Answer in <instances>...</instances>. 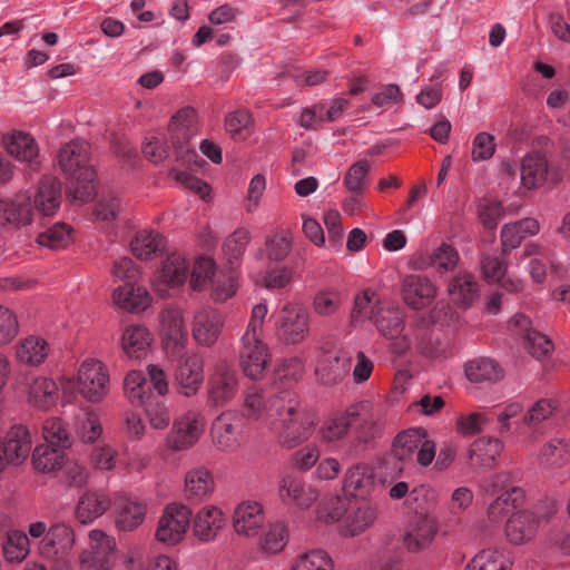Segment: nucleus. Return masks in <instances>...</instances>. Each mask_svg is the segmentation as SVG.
<instances>
[{"instance_id": "39", "label": "nucleus", "mask_w": 570, "mask_h": 570, "mask_svg": "<svg viewBox=\"0 0 570 570\" xmlns=\"http://www.w3.org/2000/svg\"><path fill=\"white\" fill-rule=\"evenodd\" d=\"M48 343L43 338L37 336H29L23 340L17 346L16 352L19 362L31 366L40 365L48 356Z\"/></svg>"}, {"instance_id": "61", "label": "nucleus", "mask_w": 570, "mask_h": 570, "mask_svg": "<svg viewBox=\"0 0 570 570\" xmlns=\"http://www.w3.org/2000/svg\"><path fill=\"white\" fill-rule=\"evenodd\" d=\"M420 440L411 434L401 433L393 442L392 455L399 462H409L419 449Z\"/></svg>"}, {"instance_id": "29", "label": "nucleus", "mask_w": 570, "mask_h": 570, "mask_svg": "<svg viewBox=\"0 0 570 570\" xmlns=\"http://www.w3.org/2000/svg\"><path fill=\"white\" fill-rule=\"evenodd\" d=\"M112 298L120 308L131 313L145 311L151 303L148 291L130 282L119 286L114 292Z\"/></svg>"}, {"instance_id": "9", "label": "nucleus", "mask_w": 570, "mask_h": 570, "mask_svg": "<svg viewBox=\"0 0 570 570\" xmlns=\"http://www.w3.org/2000/svg\"><path fill=\"white\" fill-rule=\"evenodd\" d=\"M212 436L220 450L236 451L245 442L244 417L236 412H223L213 422Z\"/></svg>"}, {"instance_id": "33", "label": "nucleus", "mask_w": 570, "mask_h": 570, "mask_svg": "<svg viewBox=\"0 0 570 570\" xmlns=\"http://www.w3.org/2000/svg\"><path fill=\"white\" fill-rule=\"evenodd\" d=\"M376 517V509L366 502L351 508L344 519L343 534L351 537L360 534L374 523Z\"/></svg>"}, {"instance_id": "5", "label": "nucleus", "mask_w": 570, "mask_h": 570, "mask_svg": "<svg viewBox=\"0 0 570 570\" xmlns=\"http://www.w3.org/2000/svg\"><path fill=\"white\" fill-rule=\"evenodd\" d=\"M238 392L235 371L226 363L217 364L208 375L206 383V402L209 407L227 405Z\"/></svg>"}, {"instance_id": "15", "label": "nucleus", "mask_w": 570, "mask_h": 570, "mask_svg": "<svg viewBox=\"0 0 570 570\" xmlns=\"http://www.w3.org/2000/svg\"><path fill=\"white\" fill-rule=\"evenodd\" d=\"M438 532V524L432 515L416 513L409 522L403 542L411 552L426 549Z\"/></svg>"}, {"instance_id": "20", "label": "nucleus", "mask_w": 570, "mask_h": 570, "mask_svg": "<svg viewBox=\"0 0 570 570\" xmlns=\"http://www.w3.org/2000/svg\"><path fill=\"white\" fill-rule=\"evenodd\" d=\"M223 328L222 315L213 308H200L194 316L193 336L202 345L212 346Z\"/></svg>"}, {"instance_id": "27", "label": "nucleus", "mask_w": 570, "mask_h": 570, "mask_svg": "<svg viewBox=\"0 0 570 570\" xmlns=\"http://www.w3.org/2000/svg\"><path fill=\"white\" fill-rule=\"evenodd\" d=\"M312 431L313 420L305 409H303L291 416L288 421L282 423L281 438L286 446L294 448L306 441L312 434Z\"/></svg>"}, {"instance_id": "21", "label": "nucleus", "mask_w": 570, "mask_h": 570, "mask_svg": "<svg viewBox=\"0 0 570 570\" xmlns=\"http://www.w3.org/2000/svg\"><path fill=\"white\" fill-rule=\"evenodd\" d=\"M448 293L456 306L465 309L480 298V285L474 275L461 272L450 279Z\"/></svg>"}, {"instance_id": "32", "label": "nucleus", "mask_w": 570, "mask_h": 570, "mask_svg": "<svg viewBox=\"0 0 570 570\" xmlns=\"http://www.w3.org/2000/svg\"><path fill=\"white\" fill-rule=\"evenodd\" d=\"M503 449L502 442L497 438H482L474 441L469 451L471 465L491 466Z\"/></svg>"}, {"instance_id": "12", "label": "nucleus", "mask_w": 570, "mask_h": 570, "mask_svg": "<svg viewBox=\"0 0 570 570\" xmlns=\"http://www.w3.org/2000/svg\"><path fill=\"white\" fill-rule=\"evenodd\" d=\"M163 325V346L168 356H179L187 351L188 335L184 327L181 312L168 308L160 315Z\"/></svg>"}, {"instance_id": "18", "label": "nucleus", "mask_w": 570, "mask_h": 570, "mask_svg": "<svg viewBox=\"0 0 570 570\" xmlns=\"http://www.w3.org/2000/svg\"><path fill=\"white\" fill-rule=\"evenodd\" d=\"M4 449V458L13 465L22 464L29 456L32 438L26 425H13L1 439Z\"/></svg>"}, {"instance_id": "26", "label": "nucleus", "mask_w": 570, "mask_h": 570, "mask_svg": "<svg viewBox=\"0 0 570 570\" xmlns=\"http://www.w3.org/2000/svg\"><path fill=\"white\" fill-rule=\"evenodd\" d=\"M111 505L109 497L97 490L86 491L76 507V518L87 524L101 517Z\"/></svg>"}, {"instance_id": "43", "label": "nucleus", "mask_w": 570, "mask_h": 570, "mask_svg": "<svg viewBox=\"0 0 570 570\" xmlns=\"http://www.w3.org/2000/svg\"><path fill=\"white\" fill-rule=\"evenodd\" d=\"M188 275V263L179 254L169 255L159 271L158 279L169 286H179L185 283Z\"/></svg>"}, {"instance_id": "35", "label": "nucleus", "mask_w": 570, "mask_h": 570, "mask_svg": "<svg viewBox=\"0 0 570 570\" xmlns=\"http://www.w3.org/2000/svg\"><path fill=\"white\" fill-rule=\"evenodd\" d=\"M301 401L296 393L289 390H283L269 399L267 407L269 415L275 416L281 424L288 421L291 416L303 410Z\"/></svg>"}, {"instance_id": "52", "label": "nucleus", "mask_w": 570, "mask_h": 570, "mask_svg": "<svg viewBox=\"0 0 570 570\" xmlns=\"http://www.w3.org/2000/svg\"><path fill=\"white\" fill-rule=\"evenodd\" d=\"M334 563L330 554L321 549H314L302 554L293 570H333Z\"/></svg>"}, {"instance_id": "62", "label": "nucleus", "mask_w": 570, "mask_h": 570, "mask_svg": "<svg viewBox=\"0 0 570 570\" xmlns=\"http://www.w3.org/2000/svg\"><path fill=\"white\" fill-rule=\"evenodd\" d=\"M525 341V348L538 360L546 358L553 350L552 341L537 331H528Z\"/></svg>"}, {"instance_id": "34", "label": "nucleus", "mask_w": 570, "mask_h": 570, "mask_svg": "<svg viewBox=\"0 0 570 570\" xmlns=\"http://www.w3.org/2000/svg\"><path fill=\"white\" fill-rule=\"evenodd\" d=\"M374 485L373 470L366 464H356L345 474L344 491L353 497L367 494Z\"/></svg>"}, {"instance_id": "58", "label": "nucleus", "mask_w": 570, "mask_h": 570, "mask_svg": "<svg viewBox=\"0 0 570 570\" xmlns=\"http://www.w3.org/2000/svg\"><path fill=\"white\" fill-rule=\"evenodd\" d=\"M215 262L209 257H199L196 259L189 282L193 291H203L215 275Z\"/></svg>"}, {"instance_id": "55", "label": "nucleus", "mask_w": 570, "mask_h": 570, "mask_svg": "<svg viewBox=\"0 0 570 570\" xmlns=\"http://www.w3.org/2000/svg\"><path fill=\"white\" fill-rule=\"evenodd\" d=\"M43 438L48 445L63 451L71 445L70 435L59 419L48 420L43 425Z\"/></svg>"}, {"instance_id": "51", "label": "nucleus", "mask_w": 570, "mask_h": 570, "mask_svg": "<svg viewBox=\"0 0 570 570\" xmlns=\"http://www.w3.org/2000/svg\"><path fill=\"white\" fill-rule=\"evenodd\" d=\"M370 164L366 159L354 163L346 171L344 185L350 193L364 194L367 189Z\"/></svg>"}, {"instance_id": "19", "label": "nucleus", "mask_w": 570, "mask_h": 570, "mask_svg": "<svg viewBox=\"0 0 570 570\" xmlns=\"http://www.w3.org/2000/svg\"><path fill=\"white\" fill-rule=\"evenodd\" d=\"M402 293L407 306L413 309H422L433 302L436 287L424 276L410 275L403 282Z\"/></svg>"}, {"instance_id": "49", "label": "nucleus", "mask_w": 570, "mask_h": 570, "mask_svg": "<svg viewBox=\"0 0 570 570\" xmlns=\"http://www.w3.org/2000/svg\"><path fill=\"white\" fill-rule=\"evenodd\" d=\"M72 242L71 228L63 223H56L37 236V243L47 248L59 250L68 247Z\"/></svg>"}, {"instance_id": "47", "label": "nucleus", "mask_w": 570, "mask_h": 570, "mask_svg": "<svg viewBox=\"0 0 570 570\" xmlns=\"http://www.w3.org/2000/svg\"><path fill=\"white\" fill-rule=\"evenodd\" d=\"M524 499V491L519 487H512L501 493L488 508V515L491 521L497 522L511 509L517 508Z\"/></svg>"}, {"instance_id": "53", "label": "nucleus", "mask_w": 570, "mask_h": 570, "mask_svg": "<svg viewBox=\"0 0 570 570\" xmlns=\"http://www.w3.org/2000/svg\"><path fill=\"white\" fill-rule=\"evenodd\" d=\"M249 239V232L245 228H237L226 238L223 244V252L230 265L244 255Z\"/></svg>"}, {"instance_id": "1", "label": "nucleus", "mask_w": 570, "mask_h": 570, "mask_svg": "<svg viewBox=\"0 0 570 570\" xmlns=\"http://www.w3.org/2000/svg\"><path fill=\"white\" fill-rule=\"evenodd\" d=\"M90 149L89 142L75 139L62 146L58 156L60 168L72 178L67 187V197L79 205L92 200L97 195Z\"/></svg>"}, {"instance_id": "59", "label": "nucleus", "mask_w": 570, "mask_h": 570, "mask_svg": "<svg viewBox=\"0 0 570 570\" xmlns=\"http://www.w3.org/2000/svg\"><path fill=\"white\" fill-rule=\"evenodd\" d=\"M428 261V265L439 272H450L458 265L459 254L451 245L443 243L433 250Z\"/></svg>"}, {"instance_id": "2", "label": "nucleus", "mask_w": 570, "mask_h": 570, "mask_svg": "<svg viewBox=\"0 0 570 570\" xmlns=\"http://www.w3.org/2000/svg\"><path fill=\"white\" fill-rule=\"evenodd\" d=\"M351 428L357 431L361 442L366 443L375 438L377 429L368 403L352 404L344 413L328 419L322 428V436L326 442H334L342 439Z\"/></svg>"}, {"instance_id": "14", "label": "nucleus", "mask_w": 570, "mask_h": 570, "mask_svg": "<svg viewBox=\"0 0 570 570\" xmlns=\"http://www.w3.org/2000/svg\"><path fill=\"white\" fill-rule=\"evenodd\" d=\"M278 497L285 504L305 510L314 504L318 493L297 474L287 473L279 480Z\"/></svg>"}, {"instance_id": "40", "label": "nucleus", "mask_w": 570, "mask_h": 570, "mask_svg": "<svg viewBox=\"0 0 570 570\" xmlns=\"http://www.w3.org/2000/svg\"><path fill=\"white\" fill-rule=\"evenodd\" d=\"M570 460V443L564 439H553L542 446L539 455L540 465L547 469L562 466Z\"/></svg>"}, {"instance_id": "50", "label": "nucleus", "mask_w": 570, "mask_h": 570, "mask_svg": "<svg viewBox=\"0 0 570 570\" xmlns=\"http://www.w3.org/2000/svg\"><path fill=\"white\" fill-rule=\"evenodd\" d=\"M2 549L8 562H21L30 552L29 539L26 533L13 531L7 534Z\"/></svg>"}, {"instance_id": "36", "label": "nucleus", "mask_w": 570, "mask_h": 570, "mask_svg": "<svg viewBox=\"0 0 570 570\" xmlns=\"http://www.w3.org/2000/svg\"><path fill=\"white\" fill-rule=\"evenodd\" d=\"M512 561L497 548H488L476 553L464 570H510Z\"/></svg>"}, {"instance_id": "48", "label": "nucleus", "mask_w": 570, "mask_h": 570, "mask_svg": "<svg viewBox=\"0 0 570 570\" xmlns=\"http://www.w3.org/2000/svg\"><path fill=\"white\" fill-rule=\"evenodd\" d=\"M146 515V507L134 500H126L118 512L116 525L119 530L132 531L140 525Z\"/></svg>"}, {"instance_id": "63", "label": "nucleus", "mask_w": 570, "mask_h": 570, "mask_svg": "<svg viewBox=\"0 0 570 570\" xmlns=\"http://www.w3.org/2000/svg\"><path fill=\"white\" fill-rule=\"evenodd\" d=\"M287 541V530L285 525L281 523H276L269 528V530L265 533L262 548L267 553H277L281 552L286 546Z\"/></svg>"}, {"instance_id": "28", "label": "nucleus", "mask_w": 570, "mask_h": 570, "mask_svg": "<svg viewBox=\"0 0 570 570\" xmlns=\"http://www.w3.org/2000/svg\"><path fill=\"white\" fill-rule=\"evenodd\" d=\"M224 525L225 518L223 512L216 507H206L197 512L193 524V532L198 540L208 542L215 539Z\"/></svg>"}, {"instance_id": "23", "label": "nucleus", "mask_w": 570, "mask_h": 570, "mask_svg": "<svg viewBox=\"0 0 570 570\" xmlns=\"http://www.w3.org/2000/svg\"><path fill=\"white\" fill-rule=\"evenodd\" d=\"M539 525L538 520L529 510H523L512 514L505 524V535L513 544H523L532 540Z\"/></svg>"}, {"instance_id": "16", "label": "nucleus", "mask_w": 570, "mask_h": 570, "mask_svg": "<svg viewBox=\"0 0 570 570\" xmlns=\"http://www.w3.org/2000/svg\"><path fill=\"white\" fill-rule=\"evenodd\" d=\"M75 542V533L70 525L56 523L51 525L39 543L40 554L50 560L62 559Z\"/></svg>"}, {"instance_id": "11", "label": "nucleus", "mask_w": 570, "mask_h": 570, "mask_svg": "<svg viewBox=\"0 0 570 570\" xmlns=\"http://www.w3.org/2000/svg\"><path fill=\"white\" fill-rule=\"evenodd\" d=\"M90 548L81 556L83 570H110L115 560V540L100 530L89 533Z\"/></svg>"}, {"instance_id": "38", "label": "nucleus", "mask_w": 570, "mask_h": 570, "mask_svg": "<svg viewBox=\"0 0 570 570\" xmlns=\"http://www.w3.org/2000/svg\"><path fill=\"white\" fill-rule=\"evenodd\" d=\"M58 399V386L48 377H37L29 386V402L41 410L50 409Z\"/></svg>"}, {"instance_id": "46", "label": "nucleus", "mask_w": 570, "mask_h": 570, "mask_svg": "<svg viewBox=\"0 0 570 570\" xmlns=\"http://www.w3.org/2000/svg\"><path fill=\"white\" fill-rule=\"evenodd\" d=\"M214 489V481L207 470L198 469L187 473L185 494L190 500H202Z\"/></svg>"}, {"instance_id": "13", "label": "nucleus", "mask_w": 570, "mask_h": 570, "mask_svg": "<svg viewBox=\"0 0 570 570\" xmlns=\"http://www.w3.org/2000/svg\"><path fill=\"white\" fill-rule=\"evenodd\" d=\"M308 332V313L297 305H285L282 308L281 325L278 328L279 337L287 344H298L307 337Z\"/></svg>"}, {"instance_id": "6", "label": "nucleus", "mask_w": 570, "mask_h": 570, "mask_svg": "<svg viewBox=\"0 0 570 570\" xmlns=\"http://www.w3.org/2000/svg\"><path fill=\"white\" fill-rule=\"evenodd\" d=\"M109 375L98 360H86L78 371L77 390L90 402L101 401L108 393Z\"/></svg>"}, {"instance_id": "44", "label": "nucleus", "mask_w": 570, "mask_h": 570, "mask_svg": "<svg viewBox=\"0 0 570 570\" xmlns=\"http://www.w3.org/2000/svg\"><path fill=\"white\" fill-rule=\"evenodd\" d=\"M31 215L27 198L0 200V216L16 227L29 224Z\"/></svg>"}, {"instance_id": "56", "label": "nucleus", "mask_w": 570, "mask_h": 570, "mask_svg": "<svg viewBox=\"0 0 570 570\" xmlns=\"http://www.w3.org/2000/svg\"><path fill=\"white\" fill-rule=\"evenodd\" d=\"M147 380L140 371L129 372L124 380V390L128 400L140 405L145 402L149 393L146 392Z\"/></svg>"}, {"instance_id": "22", "label": "nucleus", "mask_w": 570, "mask_h": 570, "mask_svg": "<svg viewBox=\"0 0 570 570\" xmlns=\"http://www.w3.org/2000/svg\"><path fill=\"white\" fill-rule=\"evenodd\" d=\"M35 208L43 216H52L60 208L61 183L51 175L43 176L33 199Z\"/></svg>"}, {"instance_id": "25", "label": "nucleus", "mask_w": 570, "mask_h": 570, "mask_svg": "<svg viewBox=\"0 0 570 570\" xmlns=\"http://www.w3.org/2000/svg\"><path fill=\"white\" fill-rule=\"evenodd\" d=\"M264 523L263 508L257 502H243L234 512V529L236 533L254 537Z\"/></svg>"}, {"instance_id": "30", "label": "nucleus", "mask_w": 570, "mask_h": 570, "mask_svg": "<svg viewBox=\"0 0 570 570\" xmlns=\"http://www.w3.org/2000/svg\"><path fill=\"white\" fill-rule=\"evenodd\" d=\"M521 180L525 188L531 189L541 186L548 176V159L546 154L534 150L528 154L521 164Z\"/></svg>"}, {"instance_id": "7", "label": "nucleus", "mask_w": 570, "mask_h": 570, "mask_svg": "<svg viewBox=\"0 0 570 570\" xmlns=\"http://www.w3.org/2000/svg\"><path fill=\"white\" fill-rule=\"evenodd\" d=\"M190 518L191 510L188 507L184 504L167 505L158 521L156 539L166 546L179 543L190 524Z\"/></svg>"}, {"instance_id": "24", "label": "nucleus", "mask_w": 570, "mask_h": 570, "mask_svg": "<svg viewBox=\"0 0 570 570\" xmlns=\"http://www.w3.org/2000/svg\"><path fill=\"white\" fill-rule=\"evenodd\" d=\"M7 151L17 160L31 165L39 164V147L35 138L23 131H12L3 137Z\"/></svg>"}, {"instance_id": "37", "label": "nucleus", "mask_w": 570, "mask_h": 570, "mask_svg": "<svg viewBox=\"0 0 570 570\" xmlns=\"http://www.w3.org/2000/svg\"><path fill=\"white\" fill-rule=\"evenodd\" d=\"M466 379L472 383L497 382L502 379V370L491 358L479 357L464 366Z\"/></svg>"}, {"instance_id": "8", "label": "nucleus", "mask_w": 570, "mask_h": 570, "mask_svg": "<svg viewBox=\"0 0 570 570\" xmlns=\"http://www.w3.org/2000/svg\"><path fill=\"white\" fill-rule=\"evenodd\" d=\"M204 431V417L196 411H188L175 420L166 438V448L173 452L191 448Z\"/></svg>"}, {"instance_id": "42", "label": "nucleus", "mask_w": 570, "mask_h": 570, "mask_svg": "<svg viewBox=\"0 0 570 570\" xmlns=\"http://www.w3.org/2000/svg\"><path fill=\"white\" fill-rule=\"evenodd\" d=\"M132 254L141 259H150L160 253L164 247V238L153 232H139L130 243Z\"/></svg>"}, {"instance_id": "4", "label": "nucleus", "mask_w": 570, "mask_h": 570, "mask_svg": "<svg viewBox=\"0 0 570 570\" xmlns=\"http://www.w3.org/2000/svg\"><path fill=\"white\" fill-rule=\"evenodd\" d=\"M373 322L381 336L394 341L390 347L393 353L404 355L411 350L412 338L409 335H402L405 320L399 308H379Z\"/></svg>"}, {"instance_id": "64", "label": "nucleus", "mask_w": 570, "mask_h": 570, "mask_svg": "<svg viewBox=\"0 0 570 570\" xmlns=\"http://www.w3.org/2000/svg\"><path fill=\"white\" fill-rule=\"evenodd\" d=\"M373 297L374 293L370 291H365L355 297L354 307L351 313L352 323L361 322L364 318L373 321L374 314L376 313L372 303Z\"/></svg>"}, {"instance_id": "17", "label": "nucleus", "mask_w": 570, "mask_h": 570, "mask_svg": "<svg viewBox=\"0 0 570 570\" xmlns=\"http://www.w3.org/2000/svg\"><path fill=\"white\" fill-rule=\"evenodd\" d=\"M351 366L352 361L346 353L325 352L317 362L315 374L322 384L332 386L341 383L348 375Z\"/></svg>"}, {"instance_id": "57", "label": "nucleus", "mask_w": 570, "mask_h": 570, "mask_svg": "<svg viewBox=\"0 0 570 570\" xmlns=\"http://www.w3.org/2000/svg\"><path fill=\"white\" fill-rule=\"evenodd\" d=\"M343 303L342 294L336 289H324L315 294L313 299L314 311L321 316L335 314Z\"/></svg>"}, {"instance_id": "41", "label": "nucleus", "mask_w": 570, "mask_h": 570, "mask_svg": "<svg viewBox=\"0 0 570 570\" xmlns=\"http://www.w3.org/2000/svg\"><path fill=\"white\" fill-rule=\"evenodd\" d=\"M226 132L236 141L246 140L253 132L254 119L247 109H237L225 117Z\"/></svg>"}, {"instance_id": "31", "label": "nucleus", "mask_w": 570, "mask_h": 570, "mask_svg": "<svg viewBox=\"0 0 570 570\" xmlns=\"http://www.w3.org/2000/svg\"><path fill=\"white\" fill-rule=\"evenodd\" d=\"M122 348L130 358H141L153 342L151 333L141 325L128 326L121 337Z\"/></svg>"}, {"instance_id": "54", "label": "nucleus", "mask_w": 570, "mask_h": 570, "mask_svg": "<svg viewBox=\"0 0 570 570\" xmlns=\"http://www.w3.org/2000/svg\"><path fill=\"white\" fill-rule=\"evenodd\" d=\"M558 409L557 401L552 399H541L537 401L524 414L523 424L534 429L543 421L550 419Z\"/></svg>"}, {"instance_id": "10", "label": "nucleus", "mask_w": 570, "mask_h": 570, "mask_svg": "<svg viewBox=\"0 0 570 570\" xmlns=\"http://www.w3.org/2000/svg\"><path fill=\"white\" fill-rule=\"evenodd\" d=\"M239 360L243 372L252 380L263 377L269 354L267 345L262 341L261 334L244 333L240 338Z\"/></svg>"}, {"instance_id": "3", "label": "nucleus", "mask_w": 570, "mask_h": 570, "mask_svg": "<svg viewBox=\"0 0 570 570\" xmlns=\"http://www.w3.org/2000/svg\"><path fill=\"white\" fill-rule=\"evenodd\" d=\"M176 362L175 386L186 397L197 394L204 382V360L195 353L185 351L179 356H168Z\"/></svg>"}, {"instance_id": "45", "label": "nucleus", "mask_w": 570, "mask_h": 570, "mask_svg": "<svg viewBox=\"0 0 570 570\" xmlns=\"http://www.w3.org/2000/svg\"><path fill=\"white\" fill-rule=\"evenodd\" d=\"M32 464L40 472H51L62 468L63 451L48 444L37 445L32 452Z\"/></svg>"}, {"instance_id": "60", "label": "nucleus", "mask_w": 570, "mask_h": 570, "mask_svg": "<svg viewBox=\"0 0 570 570\" xmlns=\"http://www.w3.org/2000/svg\"><path fill=\"white\" fill-rule=\"evenodd\" d=\"M141 405L145 406L153 428L161 430L168 426L170 422L169 411L163 402L156 400L151 393L147 395Z\"/></svg>"}]
</instances>
